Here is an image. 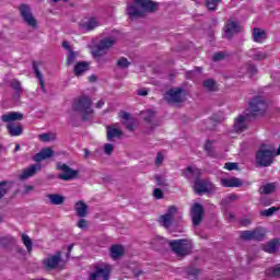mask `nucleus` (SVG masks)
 <instances>
[{
	"label": "nucleus",
	"mask_w": 280,
	"mask_h": 280,
	"mask_svg": "<svg viewBox=\"0 0 280 280\" xmlns=\"http://www.w3.org/2000/svg\"><path fill=\"white\" fill-rule=\"evenodd\" d=\"M153 197L156 200H163V198H165V194L163 192V190L161 188H155L153 190Z\"/></svg>",
	"instance_id": "09e8293b"
},
{
	"label": "nucleus",
	"mask_w": 280,
	"mask_h": 280,
	"mask_svg": "<svg viewBox=\"0 0 280 280\" xmlns=\"http://www.w3.org/2000/svg\"><path fill=\"white\" fill-rule=\"evenodd\" d=\"M159 240L163 244L167 243L171 250H173V253L176 254V257H179L180 259H183V257H187V255H191V250L194 249V244H191V241L187 238L167 241L160 237Z\"/></svg>",
	"instance_id": "f03ea898"
},
{
	"label": "nucleus",
	"mask_w": 280,
	"mask_h": 280,
	"mask_svg": "<svg viewBox=\"0 0 280 280\" xmlns=\"http://www.w3.org/2000/svg\"><path fill=\"white\" fill-rule=\"evenodd\" d=\"M222 187H242L244 182L237 177L222 178L221 179Z\"/></svg>",
	"instance_id": "4be33fe9"
},
{
	"label": "nucleus",
	"mask_w": 280,
	"mask_h": 280,
	"mask_svg": "<svg viewBox=\"0 0 280 280\" xmlns=\"http://www.w3.org/2000/svg\"><path fill=\"white\" fill-rule=\"evenodd\" d=\"M47 198L50 200L52 205H65V196L58 194H49Z\"/></svg>",
	"instance_id": "473e14b6"
},
{
	"label": "nucleus",
	"mask_w": 280,
	"mask_h": 280,
	"mask_svg": "<svg viewBox=\"0 0 280 280\" xmlns=\"http://www.w3.org/2000/svg\"><path fill=\"white\" fill-rule=\"evenodd\" d=\"M93 102L89 96H81L72 105L73 110L81 113L82 121H91L93 119V108H91Z\"/></svg>",
	"instance_id": "20e7f679"
},
{
	"label": "nucleus",
	"mask_w": 280,
	"mask_h": 280,
	"mask_svg": "<svg viewBox=\"0 0 280 280\" xmlns=\"http://www.w3.org/2000/svg\"><path fill=\"white\" fill-rule=\"evenodd\" d=\"M203 86L208 91H215V81L213 79H207L203 81Z\"/></svg>",
	"instance_id": "37998d69"
},
{
	"label": "nucleus",
	"mask_w": 280,
	"mask_h": 280,
	"mask_svg": "<svg viewBox=\"0 0 280 280\" xmlns=\"http://www.w3.org/2000/svg\"><path fill=\"white\" fill-rule=\"evenodd\" d=\"M265 235L259 230L252 231V240H256L257 242H261L264 240Z\"/></svg>",
	"instance_id": "49530a36"
},
{
	"label": "nucleus",
	"mask_w": 280,
	"mask_h": 280,
	"mask_svg": "<svg viewBox=\"0 0 280 280\" xmlns=\"http://www.w3.org/2000/svg\"><path fill=\"white\" fill-rule=\"evenodd\" d=\"M194 189L200 196L201 194H213L218 188L209 179H197Z\"/></svg>",
	"instance_id": "6e6552de"
},
{
	"label": "nucleus",
	"mask_w": 280,
	"mask_h": 280,
	"mask_svg": "<svg viewBox=\"0 0 280 280\" xmlns=\"http://www.w3.org/2000/svg\"><path fill=\"white\" fill-rule=\"evenodd\" d=\"M240 167V165L235 162H228L224 165L225 170H229L230 172H233V170H237Z\"/></svg>",
	"instance_id": "864d4df0"
},
{
	"label": "nucleus",
	"mask_w": 280,
	"mask_h": 280,
	"mask_svg": "<svg viewBox=\"0 0 280 280\" xmlns=\"http://www.w3.org/2000/svg\"><path fill=\"white\" fill-rule=\"evenodd\" d=\"M57 170L61 172L57 176L59 180H73L74 178H78V175L80 174L79 171L69 167V165L61 162L57 163Z\"/></svg>",
	"instance_id": "423d86ee"
},
{
	"label": "nucleus",
	"mask_w": 280,
	"mask_h": 280,
	"mask_svg": "<svg viewBox=\"0 0 280 280\" xmlns=\"http://www.w3.org/2000/svg\"><path fill=\"white\" fill-rule=\"evenodd\" d=\"M268 108V104L261 96H256L249 102V110L252 115H259Z\"/></svg>",
	"instance_id": "9b49d317"
},
{
	"label": "nucleus",
	"mask_w": 280,
	"mask_h": 280,
	"mask_svg": "<svg viewBox=\"0 0 280 280\" xmlns=\"http://www.w3.org/2000/svg\"><path fill=\"white\" fill-rule=\"evenodd\" d=\"M63 49H67V51H73V48H71V45H69V42L65 40L62 42Z\"/></svg>",
	"instance_id": "e2e57ef3"
},
{
	"label": "nucleus",
	"mask_w": 280,
	"mask_h": 280,
	"mask_svg": "<svg viewBox=\"0 0 280 280\" xmlns=\"http://www.w3.org/2000/svg\"><path fill=\"white\" fill-rule=\"evenodd\" d=\"M220 60H224V52H215L213 56L214 62H220Z\"/></svg>",
	"instance_id": "bf43d9fd"
},
{
	"label": "nucleus",
	"mask_w": 280,
	"mask_h": 280,
	"mask_svg": "<svg viewBox=\"0 0 280 280\" xmlns=\"http://www.w3.org/2000/svg\"><path fill=\"white\" fill-rule=\"evenodd\" d=\"M33 71L39 81L42 91H44V93H47V91L45 90V81L43 80V73L40 72V70H38V63L36 61H33Z\"/></svg>",
	"instance_id": "7c9ffc66"
},
{
	"label": "nucleus",
	"mask_w": 280,
	"mask_h": 280,
	"mask_svg": "<svg viewBox=\"0 0 280 280\" xmlns=\"http://www.w3.org/2000/svg\"><path fill=\"white\" fill-rule=\"evenodd\" d=\"M190 215L192 220V226H200L202 219L205 218V207L200 203H194L190 208Z\"/></svg>",
	"instance_id": "9d476101"
},
{
	"label": "nucleus",
	"mask_w": 280,
	"mask_h": 280,
	"mask_svg": "<svg viewBox=\"0 0 280 280\" xmlns=\"http://www.w3.org/2000/svg\"><path fill=\"white\" fill-rule=\"evenodd\" d=\"M39 139L44 142H48V141H51V135L49 133H42L39 135Z\"/></svg>",
	"instance_id": "680f3d73"
},
{
	"label": "nucleus",
	"mask_w": 280,
	"mask_h": 280,
	"mask_svg": "<svg viewBox=\"0 0 280 280\" xmlns=\"http://www.w3.org/2000/svg\"><path fill=\"white\" fill-rule=\"evenodd\" d=\"M178 211V208H176V206H171L167 209V212L165 213V215H168V218L174 219V214Z\"/></svg>",
	"instance_id": "6e6d98bb"
},
{
	"label": "nucleus",
	"mask_w": 280,
	"mask_h": 280,
	"mask_svg": "<svg viewBox=\"0 0 280 280\" xmlns=\"http://www.w3.org/2000/svg\"><path fill=\"white\" fill-rule=\"evenodd\" d=\"M231 200H237V195H230L228 199H223L222 202H231Z\"/></svg>",
	"instance_id": "0e129e2a"
},
{
	"label": "nucleus",
	"mask_w": 280,
	"mask_h": 280,
	"mask_svg": "<svg viewBox=\"0 0 280 280\" xmlns=\"http://www.w3.org/2000/svg\"><path fill=\"white\" fill-rule=\"evenodd\" d=\"M22 242L26 247L28 255H32V247L34 246V243L32 242V238H30V235L22 234Z\"/></svg>",
	"instance_id": "e433bc0d"
},
{
	"label": "nucleus",
	"mask_w": 280,
	"mask_h": 280,
	"mask_svg": "<svg viewBox=\"0 0 280 280\" xmlns=\"http://www.w3.org/2000/svg\"><path fill=\"white\" fill-rule=\"evenodd\" d=\"M250 224V219H243L241 220V225L242 226H249Z\"/></svg>",
	"instance_id": "338daca9"
},
{
	"label": "nucleus",
	"mask_w": 280,
	"mask_h": 280,
	"mask_svg": "<svg viewBox=\"0 0 280 280\" xmlns=\"http://www.w3.org/2000/svg\"><path fill=\"white\" fill-rule=\"evenodd\" d=\"M154 178L159 187H170V184H167V178H165V175H155Z\"/></svg>",
	"instance_id": "a19ab883"
},
{
	"label": "nucleus",
	"mask_w": 280,
	"mask_h": 280,
	"mask_svg": "<svg viewBox=\"0 0 280 280\" xmlns=\"http://www.w3.org/2000/svg\"><path fill=\"white\" fill-rule=\"evenodd\" d=\"M96 27H97V21L95 20V18H92L88 22H84L83 24H81V30H83V32H91Z\"/></svg>",
	"instance_id": "2f4dec72"
},
{
	"label": "nucleus",
	"mask_w": 280,
	"mask_h": 280,
	"mask_svg": "<svg viewBox=\"0 0 280 280\" xmlns=\"http://www.w3.org/2000/svg\"><path fill=\"white\" fill-rule=\"evenodd\" d=\"M89 69H91V63L89 61H79L74 66V75L80 78V75L85 73V71H89Z\"/></svg>",
	"instance_id": "5701e85b"
},
{
	"label": "nucleus",
	"mask_w": 280,
	"mask_h": 280,
	"mask_svg": "<svg viewBox=\"0 0 280 280\" xmlns=\"http://www.w3.org/2000/svg\"><path fill=\"white\" fill-rule=\"evenodd\" d=\"M74 211L78 218H86V215H89V206L84 203V201L79 200L74 205Z\"/></svg>",
	"instance_id": "412c9836"
},
{
	"label": "nucleus",
	"mask_w": 280,
	"mask_h": 280,
	"mask_svg": "<svg viewBox=\"0 0 280 280\" xmlns=\"http://www.w3.org/2000/svg\"><path fill=\"white\" fill-rule=\"evenodd\" d=\"M187 279L189 280H196L198 279V275H200V269L196 267H188L186 269Z\"/></svg>",
	"instance_id": "f704fd0d"
},
{
	"label": "nucleus",
	"mask_w": 280,
	"mask_h": 280,
	"mask_svg": "<svg viewBox=\"0 0 280 280\" xmlns=\"http://www.w3.org/2000/svg\"><path fill=\"white\" fill-rule=\"evenodd\" d=\"M11 89L15 92L13 94V100L18 102V100H21V93H23V86L21 85V81L13 79L11 81Z\"/></svg>",
	"instance_id": "b1692460"
},
{
	"label": "nucleus",
	"mask_w": 280,
	"mask_h": 280,
	"mask_svg": "<svg viewBox=\"0 0 280 280\" xmlns=\"http://www.w3.org/2000/svg\"><path fill=\"white\" fill-rule=\"evenodd\" d=\"M10 187H12V183L8 180L0 182V200L7 196L8 191H10Z\"/></svg>",
	"instance_id": "72a5a7b5"
},
{
	"label": "nucleus",
	"mask_w": 280,
	"mask_h": 280,
	"mask_svg": "<svg viewBox=\"0 0 280 280\" xmlns=\"http://www.w3.org/2000/svg\"><path fill=\"white\" fill-rule=\"evenodd\" d=\"M164 100L166 104H182L183 100V89L182 88H172L164 94Z\"/></svg>",
	"instance_id": "1a4fd4ad"
},
{
	"label": "nucleus",
	"mask_w": 280,
	"mask_h": 280,
	"mask_svg": "<svg viewBox=\"0 0 280 280\" xmlns=\"http://www.w3.org/2000/svg\"><path fill=\"white\" fill-rule=\"evenodd\" d=\"M163 161H165V156H163V153L159 152L155 158V165L161 167V165H163Z\"/></svg>",
	"instance_id": "5fc2aeb1"
},
{
	"label": "nucleus",
	"mask_w": 280,
	"mask_h": 280,
	"mask_svg": "<svg viewBox=\"0 0 280 280\" xmlns=\"http://www.w3.org/2000/svg\"><path fill=\"white\" fill-rule=\"evenodd\" d=\"M117 67H119V69H128V67H130V61H128L127 58L121 57V58L117 61Z\"/></svg>",
	"instance_id": "a18cd8bd"
},
{
	"label": "nucleus",
	"mask_w": 280,
	"mask_h": 280,
	"mask_svg": "<svg viewBox=\"0 0 280 280\" xmlns=\"http://www.w3.org/2000/svg\"><path fill=\"white\" fill-rule=\"evenodd\" d=\"M270 277H280V267H275L270 269Z\"/></svg>",
	"instance_id": "052dcab7"
},
{
	"label": "nucleus",
	"mask_w": 280,
	"mask_h": 280,
	"mask_svg": "<svg viewBox=\"0 0 280 280\" xmlns=\"http://www.w3.org/2000/svg\"><path fill=\"white\" fill-rule=\"evenodd\" d=\"M60 261H62V252L58 250L55 253V255L44 259L43 265L45 266L46 270H56Z\"/></svg>",
	"instance_id": "4468645a"
},
{
	"label": "nucleus",
	"mask_w": 280,
	"mask_h": 280,
	"mask_svg": "<svg viewBox=\"0 0 280 280\" xmlns=\"http://www.w3.org/2000/svg\"><path fill=\"white\" fill-rule=\"evenodd\" d=\"M219 3H222V0H206V8L209 12H215Z\"/></svg>",
	"instance_id": "58836bf2"
},
{
	"label": "nucleus",
	"mask_w": 280,
	"mask_h": 280,
	"mask_svg": "<svg viewBox=\"0 0 280 280\" xmlns=\"http://www.w3.org/2000/svg\"><path fill=\"white\" fill-rule=\"evenodd\" d=\"M25 116L19 112H11L9 114L2 115L1 119L4 124H10V121H23Z\"/></svg>",
	"instance_id": "aec40b11"
},
{
	"label": "nucleus",
	"mask_w": 280,
	"mask_h": 280,
	"mask_svg": "<svg viewBox=\"0 0 280 280\" xmlns=\"http://www.w3.org/2000/svg\"><path fill=\"white\" fill-rule=\"evenodd\" d=\"M115 45V38L106 37L100 40V43L94 46L92 54L94 58H102L106 54V49H110Z\"/></svg>",
	"instance_id": "39448f33"
},
{
	"label": "nucleus",
	"mask_w": 280,
	"mask_h": 280,
	"mask_svg": "<svg viewBox=\"0 0 280 280\" xmlns=\"http://www.w3.org/2000/svg\"><path fill=\"white\" fill-rule=\"evenodd\" d=\"M266 58H268V55L266 52L258 51L253 55V60L259 61V60H266Z\"/></svg>",
	"instance_id": "603ef678"
},
{
	"label": "nucleus",
	"mask_w": 280,
	"mask_h": 280,
	"mask_svg": "<svg viewBox=\"0 0 280 280\" xmlns=\"http://www.w3.org/2000/svg\"><path fill=\"white\" fill-rule=\"evenodd\" d=\"M202 73V68L201 67H198V68H195V70H190L188 72H186V78L187 80H191L194 78V74L195 73Z\"/></svg>",
	"instance_id": "3c124183"
},
{
	"label": "nucleus",
	"mask_w": 280,
	"mask_h": 280,
	"mask_svg": "<svg viewBox=\"0 0 280 280\" xmlns=\"http://www.w3.org/2000/svg\"><path fill=\"white\" fill-rule=\"evenodd\" d=\"M19 10L24 23H26L28 27L36 30V27H38V22L34 18V14H32V9L30 8V5L21 4Z\"/></svg>",
	"instance_id": "0eeeda50"
},
{
	"label": "nucleus",
	"mask_w": 280,
	"mask_h": 280,
	"mask_svg": "<svg viewBox=\"0 0 280 280\" xmlns=\"http://www.w3.org/2000/svg\"><path fill=\"white\" fill-rule=\"evenodd\" d=\"M277 189V186L275 183H268L260 187V194H265L266 196L273 194V191Z\"/></svg>",
	"instance_id": "c9c22d12"
},
{
	"label": "nucleus",
	"mask_w": 280,
	"mask_h": 280,
	"mask_svg": "<svg viewBox=\"0 0 280 280\" xmlns=\"http://www.w3.org/2000/svg\"><path fill=\"white\" fill-rule=\"evenodd\" d=\"M138 95H140L141 97H145V95H148V90L145 89L138 90Z\"/></svg>",
	"instance_id": "774afa93"
},
{
	"label": "nucleus",
	"mask_w": 280,
	"mask_h": 280,
	"mask_svg": "<svg viewBox=\"0 0 280 280\" xmlns=\"http://www.w3.org/2000/svg\"><path fill=\"white\" fill-rule=\"evenodd\" d=\"M54 156V150L51 148L42 149L40 152L36 153L33 156V161L35 163H40V161H45L46 159H51Z\"/></svg>",
	"instance_id": "6ab92c4d"
},
{
	"label": "nucleus",
	"mask_w": 280,
	"mask_h": 280,
	"mask_svg": "<svg viewBox=\"0 0 280 280\" xmlns=\"http://www.w3.org/2000/svg\"><path fill=\"white\" fill-rule=\"evenodd\" d=\"M268 38V34L265 30L261 28H254L253 32V40L254 43H264Z\"/></svg>",
	"instance_id": "393cba45"
},
{
	"label": "nucleus",
	"mask_w": 280,
	"mask_h": 280,
	"mask_svg": "<svg viewBox=\"0 0 280 280\" xmlns=\"http://www.w3.org/2000/svg\"><path fill=\"white\" fill-rule=\"evenodd\" d=\"M108 280L110 279V266L104 265V266H95L94 272L90 275L89 280Z\"/></svg>",
	"instance_id": "f8f14e48"
},
{
	"label": "nucleus",
	"mask_w": 280,
	"mask_h": 280,
	"mask_svg": "<svg viewBox=\"0 0 280 280\" xmlns=\"http://www.w3.org/2000/svg\"><path fill=\"white\" fill-rule=\"evenodd\" d=\"M172 217H168L167 214H163L160 217L159 222L164 229H170L172 226Z\"/></svg>",
	"instance_id": "4c0bfd02"
},
{
	"label": "nucleus",
	"mask_w": 280,
	"mask_h": 280,
	"mask_svg": "<svg viewBox=\"0 0 280 280\" xmlns=\"http://www.w3.org/2000/svg\"><path fill=\"white\" fill-rule=\"evenodd\" d=\"M0 244L3 246V248H8L10 244H12V237L3 236L0 238Z\"/></svg>",
	"instance_id": "8fccbe9b"
},
{
	"label": "nucleus",
	"mask_w": 280,
	"mask_h": 280,
	"mask_svg": "<svg viewBox=\"0 0 280 280\" xmlns=\"http://www.w3.org/2000/svg\"><path fill=\"white\" fill-rule=\"evenodd\" d=\"M275 145L262 143L256 152V163L259 167H270L275 163Z\"/></svg>",
	"instance_id": "7ed1b4c3"
},
{
	"label": "nucleus",
	"mask_w": 280,
	"mask_h": 280,
	"mask_svg": "<svg viewBox=\"0 0 280 280\" xmlns=\"http://www.w3.org/2000/svg\"><path fill=\"white\" fill-rule=\"evenodd\" d=\"M265 253H270L271 255L279 250V240H272L264 246Z\"/></svg>",
	"instance_id": "c756f323"
},
{
	"label": "nucleus",
	"mask_w": 280,
	"mask_h": 280,
	"mask_svg": "<svg viewBox=\"0 0 280 280\" xmlns=\"http://www.w3.org/2000/svg\"><path fill=\"white\" fill-rule=\"evenodd\" d=\"M279 207H271L269 209L266 210H261L260 211V215H262L264 218H270L272 215H275V213H277V211H279Z\"/></svg>",
	"instance_id": "ea45409f"
},
{
	"label": "nucleus",
	"mask_w": 280,
	"mask_h": 280,
	"mask_svg": "<svg viewBox=\"0 0 280 280\" xmlns=\"http://www.w3.org/2000/svg\"><path fill=\"white\" fill-rule=\"evenodd\" d=\"M132 3L127 4L126 12L130 19V21H135V19H143L145 14L154 13L159 10V2H154L152 0H132Z\"/></svg>",
	"instance_id": "f257e3e1"
},
{
	"label": "nucleus",
	"mask_w": 280,
	"mask_h": 280,
	"mask_svg": "<svg viewBox=\"0 0 280 280\" xmlns=\"http://www.w3.org/2000/svg\"><path fill=\"white\" fill-rule=\"evenodd\" d=\"M30 191H34V186H30V185L25 186L23 195L27 196V194H30Z\"/></svg>",
	"instance_id": "69168bd1"
},
{
	"label": "nucleus",
	"mask_w": 280,
	"mask_h": 280,
	"mask_svg": "<svg viewBox=\"0 0 280 280\" xmlns=\"http://www.w3.org/2000/svg\"><path fill=\"white\" fill-rule=\"evenodd\" d=\"M223 30L224 37L228 40H231L235 34H240V32H242V25H240V22L237 21L229 20Z\"/></svg>",
	"instance_id": "ddd939ff"
},
{
	"label": "nucleus",
	"mask_w": 280,
	"mask_h": 280,
	"mask_svg": "<svg viewBox=\"0 0 280 280\" xmlns=\"http://www.w3.org/2000/svg\"><path fill=\"white\" fill-rule=\"evenodd\" d=\"M78 226L79 229H86L89 226V222L84 218H81L78 222Z\"/></svg>",
	"instance_id": "13d9d810"
},
{
	"label": "nucleus",
	"mask_w": 280,
	"mask_h": 280,
	"mask_svg": "<svg viewBox=\"0 0 280 280\" xmlns=\"http://www.w3.org/2000/svg\"><path fill=\"white\" fill-rule=\"evenodd\" d=\"M142 115H145L144 121H147V124H150L151 129H154V128H156V126H159V121H156V119H154V110L147 109L145 112L142 113Z\"/></svg>",
	"instance_id": "a878e982"
},
{
	"label": "nucleus",
	"mask_w": 280,
	"mask_h": 280,
	"mask_svg": "<svg viewBox=\"0 0 280 280\" xmlns=\"http://www.w3.org/2000/svg\"><path fill=\"white\" fill-rule=\"evenodd\" d=\"M103 150H104V154H106L107 156H110V154L115 152V145L110 143H105Z\"/></svg>",
	"instance_id": "de8ad7c7"
},
{
	"label": "nucleus",
	"mask_w": 280,
	"mask_h": 280,
	"mask_svg": "<svg viewBox=\"0 0 280 280\" xmlns=\"http://www.w3.org/2000/svg\"><path fill=\"white\" fill-rule=\"evenodd\" d=\"M75 58H78V52L75 51H70L67 58V67H71V65H73V62H75Z\"/></svg>",
	"instance_id": "c03bdc74"
},
{
	"label": "nucleus",
	"mask_w": 280,
	"mask_h": 280,
	"mask_svg": "<svg viewBox=\"0 0 280 280\" xmlns=\"http://www.w3.org/2000/svg\"><path fill=\"white\" fill-rule=\"evenodd\" d=\"M183 176H185L187 180H199L200 170L197 167L188 166L185 171H183Z\"/></svg>",
	"instance_id": "a211bd4d"
},
{
	"label": "nucleus",
	"mask_w": 280,
	"mask_h": 280,
	"mask_svg": "<svg viewBox=\"0 0 280 280\" xmlns=\"http://www.w3.org/2000/svg\"><path fill=\"white\" fill-rule=\"evenodd\" d=\"M248 114L240 115L234 122V130L235 132H244V130L248 129Z\"/></svg>",
	"instance_id": "dca6fc26"
},
{
	"label": "nucleus",
	"mask_w": 280,
	"mask_h": 280,
	"mask_svg": "<svg viewBox=\"0 0 280 280\" xmlns=\"http://www.w3.org/2000/svg\"><path fill=\"white\" fill-rule=\"evenodd\" d=\"M107 141H114V139H121L124 137V131L121 129L117 128V124H114L113 126H107Z\"/></svg>",
	"instance_id": "f3484780"
},
{
	"label": "nucleus",
	"mask_w": 280,
	"mask_h": 280,
	"mask_svg": "<svg viewBox=\"0 0 280 280\" xmlns=\"http://www.w3.org/2000/svg\"><path fill=\"white\" fill-rule=\"evenodd\" d=\"M124 253H126V249L121 245H113L110 247L112 259H119V257H124Z\"/></svg>",
	"instance_id": "c85d7f7f"
},
{
	"label": "nucleus",
	"mask_w": 280,
	"mask_h": 280,
	"mask_svg": "<svg viewBox=\"0 0 280 280\" xmlns=\"http://www.w3.org/2000/svg\"><path fill=\"white\" fill-rule=\"evenodd\" d=\"M40 170H43V165H40L39 163L32 164L31 166L23 171V174L20 175V180H27V178L36 176V174H38Z\"/></svg>",
	"instance_id": "2eb2a0df"
},
{
	"label": "nucleus",
	"mask_w": 280,
	"mask_h": 280,
	"mask_svg": "<svg viewBox=\"0 0 280 280\" xmlns=\"http://www.w3.org/2000/svg\"><path fill=\"white\" fill-rule=\"evenodd\" d=\"M247 71L250 73V75H257V66L248 63Z\"/></svg>",
	"instance_id": "4d7b16f0"
},
{
	"label": "nucleus",
	"mask_w": 280,
	"mask_h": 280,
	"mask_svg": "<svg viewBox=\"0 0 280 280\" xmlns=\"http://www.w3.org/2000/svg\"><path fill=\"white\" fill-rule=\"evenodd\" d=\"M203 150L207 154V156H210V159H218V152H215V147H213V141L207 140Z\"/></svg>",
	"instance_id": "bb28decb"
},
{
	"label": "nucleus",
	"mask_w": 280,
	"mask_h": 280,
	"mask_svg": "<svg viewBox=\"0 0 280 280\" xmlns=\"http://www.w3.org/2000/svg\"><path fill=\"white\" fill-rule=\"evenodd\" d=\"M240 237L244 242H250L253 241V231H242Z\"/></svg>",
	"instance_id": "79ce46f5"
},
{
	"label": "nucleus",
	"mask_w": 280,
	"mask_h": 280,
	"mask_svg": "<svg viewBox=\"0 0 280 280\" xmlns=\"http://www.w3.org/2000/svg\"><path fill=\"white\" fill-rule=\"evenodd\" d=\"M7 130L11 137H21L23 135V126L21 125L8 124Z\"/></svg>",
	"instance_id": "cd10ccee"
}]
</instances>
